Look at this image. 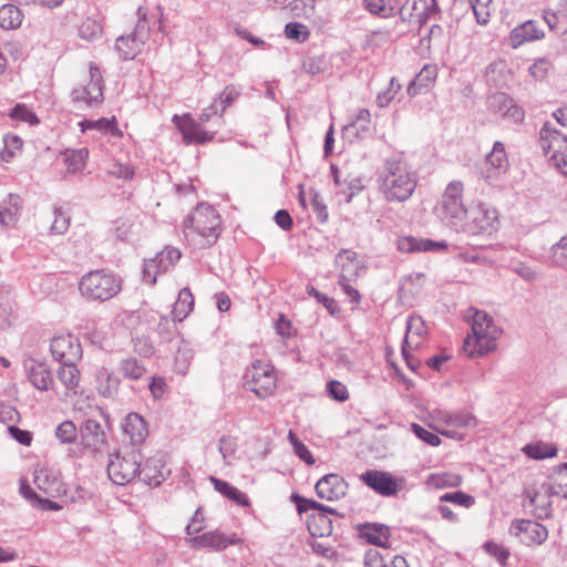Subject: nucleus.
Returning <instances> with one entry per match:
<instances>
[{"label":"nucleus","mask_w":567,"mask_h":567,"mask_svg":"<svg viewBox=\"0 0 567 567\" xmlns=\"http://www.w3.org/2000/svg\"><path fill=\"white\" fill-rule=\"evenodd\" d=\"M76 362L62 363L59 368L56 375L59 381L65 386L66 395L69 392L76 393V388L80 381V371L78 370Z\"/></svg>","instance_id":"obj_32"},{"label":"nucleus","mask_w":567,"mask_h":567,"mask_svg":"<svg viewBox=\"0 0 567 567\" xmlns=\"http://www.w3.org/2000/svg\"><path fill=\"white\" fill-rule=\"evenodd\" d=\"M464 185L460 181L447 184L441 200V218L452 229L460 231L468 209L463 204Z\"/></svg>","instance_id":"obj_8"},{"label":"nucleus","mask_w":567,"mask_h":567,"mask_svg":"<svg viewBox=\"0 0 567 567\" xmlns=\"http://www.w3.org/2000/svg\"><path fill=\"white\" fill-rule=\"evenodd\" d=\"M440 501L454 503V504L461 505L465 508H470L475 503V499L473 496L465 494L461 491L445 493L440 497Z\"/></svg>","instance_id":"obj_62"},{"label":"nucleus","mask_w":567,"mask_h":567,"mask_svg":"<svg viewBox=\"0 0 567 567\" xmlns=\"http://www.w3.org/2000/svg\"><path fill=\"white\" fill-rule=\"evenodd\" d=\"M16 319L17 315L13 305L10 301H0V328L11 327Z\"/></svg>","instance_id":"obj_64"},{"label":"nucleus","mask_w":567,"mask_h":567,"mask_svg":"<svg viewBox=\"0 0 567 567\" xmlns=\"http://www.w3.org/2000/svg\"><path fill=\"white\" fill-rule=\"evenodd\" d=\"M8 115L11 120L25 122L30 125H37L40 122L37 114L23 103L16 104Z\"/></svg>","instance_id":"obj_50"},{"label":"nucleus","mask_w":567,"mask_h":567,"mask_svg":"<svg viewBox=\"0 0 567 567\" xmlns=\"http://www.w3.org/2000/svg\"><path fill=\"white\" fill-rule=\"evenodd\" d=\"M117 371L124 379L136 381L145 374L146 368L136 358L128 357L118 362Z\"/></svg>","instance_id":"obj_35"},{"label":"nucleus","mask_w":567,"mask_h":567,"mask_svg":"<svg viewBox=\"0 0 567 567\" xmlns=\"http://www.w3.org/2000/svg\"><path fill=\"white\" fill-rule=\"evenodd\" d=\"M210 482L214 485V488L220 493L223 496L233 501L239 506L246 507L250 505L248 496L240 492L235 486L230 485L228 482L216 478L214 476L210 477Z\"/></svg>","instance_id":"obj_30"},{"label":"nucleus","mask_w":567,"mask_h":567,"mask_svg":"<svg viewBox=\"0 0 567 567\" xmlns=\"http://www.w3.org/2000/svg\"><path fill=\"white\" fill-rule=\"evenodd\" d=\"M81 126V131L85 132L87 130H96L106 134H110L111 136H121L122 132L117 127V123L115 117L106 118L101 117L96 121L93 120H84L79 123Z\"/></svg>","instance_id":"obj_33"},{"label":"nucleus","mask_w":567,"mask_h":567,"mask_svg":"<svg viewBox=\"0 0 567 567\" xmlns=\"http://www.w3.org/2000/svg\"><path fill=\"white\" fill-rule=\"evenodd\" d=\"M390 529L388 526L382 524H368L365 538L368 543L380 546H389Z\"/></svg>","instance_id":"obj_41"},{"label":"nucleus","mask_w":567,"mask_h":567,"mask_svg":"<svg viewBox=\"0 0 567 567\" xmlns=\"http://www.w3.org/2000/svg\"><path fill=\"white\" fill-rule=\"evenodd\" d=\"M502 334L493 318L484 310H474L472 316V334L463 343L464 351L471 358L483 357L497 347V339Z\"/></svg>","instance_id":"obj_2"},{"label":"nucleus","mask_w":567,"mask_h":567,"mask_svg":"<svg viewBox=\"0 0 567 567\" xmlns=\"http://www.w3.org/2000/svg\"><path fill=\"white\" fill-rule=\"evenodd\" d=\"M379 190L386 202L404 203L414 193L417 174L402 159L389 158L378 174Z\"/></svg>","instance_id":"obj_1"},{"label":"nucleus","mask_w":567,"mask_h":567,"mask_svg":"<svg viewBox=\"0 0 567 567\" xmlns=\"http://www.w3.org/2000/svg\"><path fill=\"white\" fill-rule=\"evenodd\" d=\"M326 391L329 398L338 402H344L349 398L347 386L337 380H331L327 383Z\"/></svg>","instance_id":"obj_61"},{"label":"nucleus","mask_w":567,"mask_h":567,"mask_svg":"<svg viewBox=\"0 0 567 567\" xmlns=\"http://www.w3.org/2000/svg\"><path fill=\"white\" fill-rule=\"evenodd\" d=\"M245 388L254 392L259 399L269 398L277 388V375L275 368L260 360L255 361L246 369Z\"/></svg>","instance_id":"obj_9"},{"label":"nucleus","mask_w":567,"mask_h":567,"mask_svg":"<svg viewBox=\"0 0 567 567\" xmlns=\"http://www.w3.org/2000/svg\"><path fill=\"white\" fill-rule=\"evenodd\" d=\"M23 141L18 135L7 134L3 137V148L0 151V158L3 162H11L17 152L21 151Z\"/></svg>","instance_id":"obj_47"},{"label":"nucleus","mask_w":567,"mask_h":567,"mask_svg":"<svg viewBox=\"0 0 567 567\" xmlns=\"http://www.w3.org/2000/svg\"><path fill=\"white\" fill-rule=\"evenodd\" d=\"M96 381L99 393L104 398L114 396L121 383L120 379L105 368L99 371Z\"/></svg>","instance_id":"obj_31"},{"label":"nucleus","mask_w":567,"mask_h":567,"mask_svg":"<svg viewBox=\"0 0 567 567\" xmlns=\"http://www.w3.org/2000/svg\"><path fill=\"white\" fill-rule=\"evenodd\" d=\"M164 463L161 458H148L140 463L137 478L151 486H158L165 480Z\"/></svg>","instance_id":"obj_25"},{"label":"nucleus","mask_w":567,"mask_h":567,"mask_svg":"<svg viewBox=\"0 0 567 567\" xmlns=\"http://www.w3.org/2000/svg\"><path fill=\"white\" fill-rule=\"evenodd\" d=\"M444 241H434L431 239H419L414 237H401L398 239V249L401 252H415V251H433L446 248Z\"/></svg>","instance_id":"obj_27"},{"label":"nucleus","mask_w":567,"mask_h":567,"mask_svg":"<svg viewBox=\"0 0 567 567\" xmlns=\"http://www.w3.org/2000/svg\"><path fill=\"white\" fill-rule=\"evenodd\" d=\"M348 487L349 485L342 476L330 473L318 480L315 489L320 498L336 502L347 495Z\"/></svg>","instance_id":"obj_19"},{"label":"nucleus","mask_w":567,"mask_h":567,"mask_svg":"<svg viewBox=\"0 0 567 567\" xmlns=\"http://www.w3.org/2000/svg\"><path fill=\"white\" fill-rule=\"evenodd\" d=\"M241 91L235 84L227 85L216 97L219 111L224 115L225 111L240 96Z\"/></svg>","instance_id":"obj_54"},{"label":"nucleus","mask_w":567,"mask_h":567,"mask_svg":"<svg viewBox=\"0 0 567 567\" xmlns=\"http://www.w3.org/2000/svg\"><path fill=\"white\" fill-rule=\"evenodd\" d=\"M336 262L341 266L338 284L344 295L350 298L353 303L361 301V295L351 282V277L358 276V260L355 254L349 250L340 251L336 257Z\"/></svg>","instance_id":"obj_13"},{"label":"nucleus","mask_w":567,"mask_h":567,"mask_svg":"<svg viewBox=\"0 0 567 567\" xmlns=\"http://www.w3.org/2000/svg\"><path fill=\"white\" fill-rule=\"evenodd\" d=\"M54 360L66 363L76 362L82 357V347L76 337L71 333L54 336L50 343Z\"/></svg>","instance_id":"obj_14"},{"label":"nucleus","mask_w":567,"mask_h":567,"mask_svg":"<svg viewBox=\"0 0 567 567\" xmlns=\"http://www.w3.org/2000/svg\"><path fill=\"white\" fill-rule=\"evenodd\" d=\"M90 80L86 84L74 87L71 92L72 102L79 109L96 107L104 100V81L99 66L94 63L89 65Z\"/></svg>","instance_id":"obj_10"},{"label":"nucleus","mask_w":567,"mask_h":567,"mask_svg":"<svg viewBox=\"0 0 567 567\" xmlns=\"http://www.w3.org/2000/svg\"><path fill=\"white\" fill-rule=\"evenodd\" d=\"M364 9L380 18H392L396 16V6L388 4L385 0H363Z\"/></svg>","instance_id":"obj_44"},{"label":"nucleus","mask_w":567,"mask_h":567,"mask_svg":"<svg viewBox=\"0 0 567 567\" xmlns=\"http://www.w3.org/2000/svg\"><path fill=\"white\" fill-rule=\"evenodd\" d=\"M440 12V7L436 0H424L422 8L417 12V25L419 28L426 24V22L435 14Z\"/></svg>","instance_id":"obj_60"},{"label":"nucleus","mask_w":567,"mask_h":567,"mask_svg":"<svg viewBox=\"0 0 567 567\" xmlns=\"http://www.w3.org/2000/svg\"><path fill=\"white\" fill-rule=\"evenodd\" d=\"M544 38V32L536 27L533 20H528L511 32L509 39L513 48H517L524 42L535 41Z\"/></svg>","instance_id":"obj_28"},{"label":"nucleus","mask_w":567,"mask_h":567,"mask_svg":"<svg viewBox=\"0 0 567 567\" xmlns=\"http://www.w3.org/2000/svg\"><path fill=\"white\" fill-rule=\"evenodd\" d=\"M342 184L343 186L339 189V193L344 196L347 203H350L364 188L361 177L344 178Z\"/></svg>","instance_id":"obj_58"},{"label":"nucleus","mask_w":567,"mask_h":567,"mask_svg":"<svg viewBox=\"0 0 567 567\" xmlns=\"http://www.w3.org/2000/svg\"><path fill=\"white\" fill-rule=\"evenodd\" d=\"M20 493L34 507H38L42 511H59L62 508V506L56 502L39 496L29 485H25L23 483L20 486Z\"/></svg>","instance_id":"obj_38"},{"label":"nucleus","mask_w":567,"mask_h":567,"mask_svg":"<svg viewBox=\"0 0 567 567\" xmlns=\"http://www.w3.org/2000/svg\"><path fill=\"white\" fill-rule=\"evenodd\" d=\"M485 164L486 169L481 171V176L486 183L494 184L509 166L503 143H494L493 150L486 155Z\"/></svg>","instance_id":"obj_18"},{"label":"nucleus","mask_w":567,"mask_h":567,"mask_svg":"<svg viewBox=\"0 0 567 567\" xmlns=\"http://www.w3.org/2000/svg\"><path fill=\"white\" fill-rule=\"evenodd\" d=\"M540 146L546 155H556L567 151V135L550 123H545L540 130Z\"/></svg>","instance_id":"obj_22"},{"label":"nucleus","mask_w":567,"mask_h":567,"mask_svg":"<svg viewBox=\"0 0 567 567\" xmlns=\"http://www.w3.org/2000/svg\"><path fill=\"white\" fill-rule=\"evenodd\" d=\"M238 444L237 440L235 437L223 435L218 440V451L223 456V460L226 465L231 464V460L235 456V453L237 451Z\"/></svg>","instance_id":"obj_55"},{"label":"nucleus","mask_w":567,"mask_h":567,"mask_svg":"<svg viewBox=\"0 0 567 567\" xmlns=\"http://www.w3.org/2000/svg\"><path fill=\"white\" fill-rule=\"evenodd\" d=\"M89 151L86 148L68 150L65 152V162L69 171L72 173L80 172L86 163Z\"/></svg>","instance_id":"obj_48"},{"label":"nucleus","mask_w":567,"mask_h":567,"mask_svg":"<svg viewBox=\"0 0 567 567\" xmlns=\"http://www.w3.org/2000/svg\"><path fill=\"white\" fill-rule=\"evenodd\" d=\"M54 435L60 444L72 445L79 437V429L73 421L65 420L55 427Z\"/></svg>","instance_id":"obj_40"},{"label":"nucleus","mask_w":567,"mask_h":567,"mask_svg":"<svg viewBox=\"0 0 567 567\" xmlns=\"http://www.w3.org/2000/svg\"><path fill=\"white\" fill-rule=\"evenodd\" d=\"M370 111L368 109H361L354 120L344 127V131L354 134L359 138H364L370 133Z\"/></svg>","instance_id":"obj_37"},{"label":"nucleus","mask_w":567,"mask_h":567,"mask_svg":"<svg viewBox=\"0 0 567 567\" xmlns=\"http://www.w3.org/2000/svg\"><path fill=\"white\" fill-rule=\"evenodd\" d=\"M79 35L86 41H94L102 35V27L95 19L86 18L79 27Z\"/></svg>","instance_id":"obj_52"},{"label":"nucleus","mask_w":567,"mask_h":567,"mask_svg":"<svg viewBox=\"0 0 567 567\" xmlns=\"http://www.w3.org/2000/svg\"><path fill=\"white\" fill-rule=\"evenodd\" d=\"M549 259L553 265L567 271V235L550 247Z\"/></svg>","instance_id":"obj_46"},{"label":"nucleus","mask_w":567,"mask_h":567,"mask_svg":"<svg viewBox=\"0 0 567 567\" xmlns=\"http://www.w3.org/2000/svg\"><path fill=\"white\" fill-rule=\"evenodd\" d=\"M554 494L548 489V483H544L539 488L534 491L529 495V503L533 506L534 515L539 518H548L550 516L551 511V501L550 497Z\"/></svg>","instance_id":"obj_26"},{"label":"nucleus","mask_w":567,"mask_h":567,"mask_svg":"<svg viewBox=\"0 0 567 567\" xmlns=\"http://www.w3.org/2000/svg\"><path fill=\"white\" fill-rule=\"evenodd\" d=\"M360 481L384 497L395 496L405 484L403 477H396L389 472L378 470H367L360 475Z\"/></svg>","instance_id":"obj_11"},{"label":"nucleus","mask_w":567,"mask_h":567,"mask_svg":"<svg viewBox=\"0 0 567 567\" xmlns=\"http://www.w3.org/2000/svg\"><path fill=\"white\" fill-rule=\"evenodd\" d=\"M241 539L233 534L226 536L220 530H210L202 535L193 536L186 539V543L193 549H209L215 551H221L230 545H237Z\"/></svg>","instance_id":"obj_15"},{"label":"nucleus","mask_w":567,"mask_h":567,"mask_svg":"<svg viewBox=\"0 0 567 567\" xmlns=\"http://www.w3.org/2000/svg\"><path fill=\"white\" fill-rule=\"evenodd\" d=\"M143 461L141 450L133 446H124L110 454L107 463V476L116 485H126L137 476L140 463Z\"/></svg>","instance_id":"obj_5"},{"label":"nucleus","mask_w":567,"mask_h":567,"mask_svg":"<svg viewBox=\"0 0 567 567\" xmlns=\"http://www.w3.org/2000/svg\"><path fill=\"white\" fill-rule=\"evenodd\" d=\"M123 433L130 439L133 447L142 444L148 436L146 421L136 412L128 413L122 423Z\"/></svg>","instance_id":"obj_24"},{"label":"nucleus","mask_w":567,"mask_h":567,"mask_svg":"<svg viewBox=\"0 0 567 567\" xmlns=\"http://www.w3.org/2000/svg\"><path fill=\"white\" fill-rule=\"evenodd\" d=\"M493 101L506 107L504 115L512 118L514 122L518 123L524 120V111L519 106L515 105L513 100L505 94L493 96Z\"/></svg>","instance_id":"obj_53"},{"label":"nucleus","mask_w":567,"mask_h":567,"mask_svg":"<svg viewBox=\"0 0 567 567\" xmlns=\"http://www.w3.org/2000/svg\"><path fill=\"white\" fill-rule=\"evenodd\" d=\"M523 452L530 458L544 460L555 456L557 449L550 444L537 442L525 445Z\"/></svg>","instance_id":"obj_43"},{"label":"nucleus","mask_w":567,"mask_h":567,"mask_svg":"<svg viewBox=\"0 0 567 567\" xmlns=\"http://www.w3.org/2000/svg\"><path fill=\"white\" fill-rule=\"evenodd\" d=\"M509 530L527 546L540 545L548 536L546 527L532 519H516L512 523Z\"/></svg>","instance_id":"obj_17"},{"label":"nucleus","mask_w":567,"mask_h":567,"mask_svg":"<svg viewBox=\"0 0 567 567\" xmlns=\"http://www.w3.org/2000/svg\"><path fill=\"white\" fill-rule=\"evenodd\" d=\"M499 228L498 212L496 208L478 203L468 208L467 215L460 227V231L467 236L489 237Z\"/></svg>","instance_id":"obj_6"},{"label":"nucleus","mask_w":567,"mask_h":567,"mask_svg":"<svg viewBox=\"0 0 567 567\" xmlns=\"http://www.w3.org/2000/svg\"><path fill=\"white\" fill-rule=\"evenodd\" d=\"M173 121L181 131L186 144H204L214 138L215 133L202 128L200 123L196 122L189 114H184L181 117L175 115Z\"/></svg>","instance_id":"obj_20"},{"label":"nucleus","mask_w":567,"mask_h":567,"mask_svg":"<svg viewBox=\"0 0 567 567\" xmlns=\"http://www.w3.org/2000/svg\"><path fill=\"white\" fill-rule=\"evenodd\" d=\"M443 420L446 425L455 429H470L477 424L476 417L468 411L446 413Z\"/></svg>","instance_id":"obj_42"},{"label":"nucleus","mask_w":567,"mask_h":567,"mask_svg":"<svg viewBox=\"0 0 567 567\" xmlns=\"http://www.w3.org/2000/svg\"><path fill=\"white\" fill-rule=\"evenodd\" d=\"M194 309V296L189 288H183L173 307L174 320L183 321Z\"/></svg>","instance_id":"obj_34"},{"label":"nucleus","mask_w":567,"mask_h":567,"mask_svg":"<svg viewBox=\"0 0 567 567\" xmlns=\"http://www.w3.org/2000/svg\"><path fill=\"white\" fill-rule=\"evenodd\" d=\"M285 34L288 39L303 42L309 38V31L306 25L298 22H289L285 27Z\"/></svg>","instance_id":"obj_63"},{"label":"nucleus","mask_w":567,"mask_h":567,"mask_svg":"<svg viewBox=\"0 0 567 567\" xmlns=\"http://www.w3.org/2000/svg\"><path fill=\"white\" fill-rule=\"evenodd\" d=\"M288 441L293 447V452L296 455L303 461L305 463L312 465L315 464L316 460L312 455V453L309 451V449L298 439V436L292 432L289 431L288 433Z\"/></svg>","instance_id":"obj_57"},{"label":"nucleus","mask_w":567,"mask_h":567,"mask_svg":"<svg viewBox=\"0 0 567 567\" xmlns=\"http://www.w3.org/2000/svg\"><path fill=\"white\" fill-rule=\"evenodd\" d=\"M54 219L50 227V233L53 235H63L70 227V216L62 209V207H54Z\"/></svg>","instance_id":"obj_56"},{"label":"nucleus","mask_w":567,"mask_h":567,"mask_svg":"<svg viewBox=\"0 0 567 567\" xmlns=\"http://www.w3.org/2000/svg\"><path fill=\"white\" fill-rule=\"evenodd\" d=\"M548 489L556 496L567 498V463L554 471L548 483Z\"/></svg>","instance_id":"obj_39"},{"label":"nucleus","mask_w":567,"mask_h":567,"mask_svg":"<svg viewBox=\"0 0 567 567\" xmlns=\"http://www.w3.org/2000/svg\"><path fill=\"white\" fill-rule=\"evenodd\" d=\"M22 199L19 195L9 194L0 204V223L2 226H13L18 219Z\"/></svg>","instance_id":"obj_29"},{"label":"nucleus","mask_w":567,"mask_h":567,"mask_svg":"<svg viewBox=\"0 0 567 567\" xmlns=\"http://www.w3.org/2000/svg\"><path fill=\"white\" fill-rule=\"evenodd\" d=\"M424 0H406L399 9L396 8V14L399 13L403 22H415L417 23V12L422 8Z\"/></svg>","instance_id":"obj_51"},{"label":"nucleus","mask_w":567,"mask_h":567,"mask_svg":"<svg viewBox=\"0 0 567 567\" xmlns=\"http://www.w3.org/2000/svg\"><path fill=\"white\" fill-rule=\"evenodd\" d=\"M329 512H318L312 516V520L309 524V529L312 535L324 536L332 533V522L328 517Z\"/></svg>","instance_id":"obj_45"},{"label":"nucleus","mask_w":567,"mask_h":567,"mask_svg":"<svg viewBox=\"0 0 567 567\" xmlns=\"http://www.w3.org/2000/svg\"><path fill=\"white\" fill-rule=\"evenodd\" d=\"M183 230L186 238L195 240L198 236L203 247L212 246L220 235V216L213 206L199 204L184 220Z\"/></svg>","instance_id":"obj_3"},{"label":"nucleus","mask_w":567,"mask_h":567,"mask_svg":"<svg viewBox=\"0 0 567 567\" xmlns=\"http://www.w3.org/2000/svg\"><path fill=\"white\" fill-rule=\"evenodd\" d=\"M148 38L146 21H140L136 29L116 39L115 48L123 60H133Z\"/></svg>","instance_id":"obj_16"},{"label":"nucleus","mask_w":567,"mask_h":567,"mask_svg":"<svg viewBox=\"0 0 567 567\" xmlns=\"http://www.w3.org/2000/svg\"><path fill=\"white\" fill-rule=\"evenodd\" d=\"M28 379L30 383L40 391L54 389V379L47 364L30 359L24 362Z\"/></svg>","instance_id":"obj_21"},{"label":"nucleus","mask_w":567,"mask_h":567,"mask_svg":"<svg viewBox=\"0 0 567 567\" xmlns=\"http://www.w3.org/2000/svg\"><path fill=\"white\" fill-rule=\"evenodd\" d=\"M427 332L425 322L421 317L412 316L409 318L406 323V331H405V338L404 342L402 344V354L405 358L408 365L411 369H414V367L410 363L408 348H419L421 344V339L423 336H425Z\"/></svg>","instance_id":"obj_23"},{"label":"nucleus","mask_w":567,"mask_h":567,"mask_svg":"<svg viewBox=\"0 0 567 567\" xmlns=\"http://www.w3.org/2000/svg\"><path fill=\"white\" fill-rule=\"evenodd\" d=\"M182 257L178 248L166 246L154 258L145 261L143 269V280L150 285L156 282L157 275L166 272L175 267Z\"/></svg>","instance_id":"obj_12"},{"label":"nucleus","mask_w":567,"mask_h":567,"mask_svg":"<svg viewBox=\"0 0 567 567\" xmlns=\"http://www.w3.org/2000/svg\"><path fill=\"white\" fill-rule=\"evenodd\" d=\"M292 499L295 501L299 513L316 509L318 512H329L332 515H338V512L334 508L323 505L315 499L305 498L298 494H293Z\"/></svg>","instance_id":"obj_49"},{"label":"nucleus","mask_w":567,"mask_h":567,"mask_svg":"<svg viewBox=\"0 0 567 567\" xmlns=\"http://www.w3.org/2000/svg\"><path fill=\"white\" fill-rule=\"evenodd\" d=\"M401 91V84L395 78H391L386 90L381 91L375 99V103L379 107H386Z\"/></svg>","instance_id":"obj_59"},{"label":"nucleus","mask_w":567,"mask_h":567,"mask_svg":"<svg viewBox=\"0 0 567 567\" xmlns=\"http://www.w3.org/2000/svg\"><path fill=\"white\" fill-rule=\"evenodd\" d=\"M122 282V278L112 270H91L81 277L79 291L90 301L104 302L120 293Z\"/></svg>","instance_id":"obj_4"},{"label":"nucleus","mask_w":567,"mask_h":567,"mask_svg":"<svg viewBox=\"0 0 567 567\" xmlns=\"http://www.w3.org/2000/svg\"><path fill=\"white\" fill-rule=\"evenodd\" d=\"M107 445L106 433L100 422L94 419L84 420L79 427V443L68 449V456L80 458L84 453L95 455L104 451Z\"/></svg>","instance_id":"obj_7"},{"label":"nucleus","mask_w":567,"mask_h":567,"mask_svg":"<svg viewBox=\"0 0 567 567\" xmlns=\"http://www.w3.org/2000/svg\"><path fill=\"white\" fill-rule=\"evenodd\" d=\"M23 14L19 7L8 3L0 7V27L4 30H14L22 23Z\"/></svg>","instance_id":"obj_36"}]
</instances>
